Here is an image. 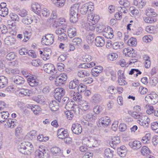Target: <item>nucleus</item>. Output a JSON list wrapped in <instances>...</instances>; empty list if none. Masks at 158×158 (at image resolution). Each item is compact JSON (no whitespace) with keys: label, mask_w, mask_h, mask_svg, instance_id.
Returning a JSON list of instances; mask_svg holds the SVG:
<instances>
[{"label":"nucleus","mask_w":158,"mask_h":158,"mask_svg":"<svg viewBox=\"0 0 158 158\" xmlns=\"http://www.w3.org/2000/svg\"><path fill=\"white\" fill-rule=\"evenodd\" d=\"M103 70L102 67L98 66H96L91 70V74L94 77L98 76Z\"/></svg>","instance_id":"obj_22"},{"label":"nucleus","mask_w":158,"mask_h":158,"mask_svg":"<svg viewBox=\"0 0 158 158\" xmlns=\"http://www.w3.org/2000/svg\"><path fill=\"white\" fill-rule=\"evenodd\" d=\"M132 51L131 49L128 48H125L123 51V52L126 56L129 57H133L134 56L133 49L132 48Z\"/></svg>","instance_id":"obj_42"},{"label":"nucleus","mask_w":158,"mask_h":158,"mask_svg":"<svg viewBox=\"0 0 158 158\" xmlns=\"http://www.w3.org/2000/svg\"><path fill=\"white\" fill-rule=\"evenodd\" d=\"M145 100L148 103L154 105L158 102V96L155 92H152L145 97Z\"/></svg>","instance_id":"obj_2"},{"label":"nucleus","mask_w":158,"mask_h":158,"mask_svg":"<svg viewBox=\"0 0 158 158\" xmlns=\"http://www.w3.org/2000/svg\"><path fill=\"white\" fill-rule=\"evenodd\" d=\"M129 10L131 14L134 16H136L139 13L138 10L134 6L131 7Z\"/></svg>","instance_id":"obj_54"},{"label":"nucleus","mask_w":158,"mask_h":158,"mask_svg":"<svg viewBox=\"0 0 158 158\" xmlns=\"http://www.w3.org/2000/svg\"><path fill=\"white\" fill-rule=\"evenodd\" d=\"M27 82L29 85L32 87L37 86L40 84L39 81L36 77L33 76H30L27 79Z\"/></svg>","instance_id":"obj_14"},{"label":"nucleus","mask_w":158,"mask_h":158,"mask_svg":"<svg viewBox=\"0 0 158 158\" xmlns=\"http://www.w3.org/2000/svg\"><path fill=\"white\" fill-rule=\"evenodd\" d=\"M103 35L107 39H112L114 36L112 29L110 26H106L103 29Z\"/></svg>","instance_id":"obj_6"},{"label":"nucleus","mask_w":158,"mask_h":158,"mask_svg":"<svg viewBox=\"0 0 158 158\" xmlns=\"http://www.w3.org/2000/svg\"><path fill=\"white\" fill-rule=\"evenodd\" d=\"M145 14L148 16L156 17L157 14L154 11L153 9L150 8H148L145 10Z\"/></svg>","instance_id":"obj_37"},{"label":"nucleus","mask_w":158,"mask_h":158,"mask_svg":"<svg viewBox=\"0 0 158 158\" xmlns=\"http://www.w3.org/2000/svg\"><path fill=\"white\" fill-rule=\"evenodd\" d=\"M94 8V3L92 2L85 4L81 6L80 12L82 14H86L88 11L91 12Z\"/></svg>","instance_id":"obj_4"},{"label":"nucleus","mask_w":158,"mask_h":158,"mask_svg":"<svg viewBox=\"0 0 158 158\" xmlns=\"http://www.w3.org/2000/svg\"><path fill=\"white\" fill-rule=\"evenodd\" d=\"M65 108L67 109L70 110V111H73L74 112H76L78 111L79 107L77 105L74 103L73 101H69L67 102L65 106Z\"/></svg>","instance_id":"obj_11"},{"label":"nucleus","mask_w":158,"mask_h":158,"mask_svg":"<svg viewBox=\"0 0 158 158\" xmlns=\"http://www.w3.org/2000/svg\"><path fill=\"white\" fill-rule=\"evenodd\" d=\"M49 107L51 111H56L59 109V104L56 101H53L50 102Z\"/></svg>","instance_id":"obj_28"},{"label":"nucleus","mask_w":158,"mask_h":158,"mask_svg":"<svg viewBox=\"0 0 158 158\" xmlns=\"http://www.w3.org/2000/svg\"><path fill=\"white\" fill-rule=\"evenodd\" d=\"M86 22L85 21L82 22L81 24V27L85 29L87 31H93L94 30L95 28V26L94 23H92L91 22Z\"/></svg>","instance_id":"obj_12"},{"label":"nucleus","mask_w":158,"mask_h":158,"mask_svg":"<svg viewBox=\"0 0 158 158\" xmlns=\"http://www.w3.org/2000/svg\"><path fill=\"white\" fill-rule=\"evenodd\" d=\"M98 123L100 126L105 127L110 123V120L108 117H104L99 119Z\"/></svg>","instance_id":"obj_10"},{"label":"nucleus","mask_w":158,"mask_h":158,"mask_svg":"<svg viewBox=\"0 0 158 158\" xmlns=\"http://www.w3.org/2000/svg\"><path fill=\"white\" fill-rule=\"evenodd\" d=\"M54 40V36L52 34H49L43 36L42 39V44L47 45H50L52 44Z\"/></svg>","instance_id":"obj_3"},{"label":"nucleus","mask_w":158,"mask_h":158,"mask_svg":"<svg viewBox=\"0 0 158 158\" xmlns=\"http://www.w3.org/2000/svg\"><path fill=\"white\" fill-rule=\"evenodd\" d=\"M9 114L7 111L2 112L0 113V123H2L8 117Z\"/></svg>","instance_id":"obj_34"},{"label":"nucleus","mask_w":158,"mask_h":158,"mask_svg":"<svg viewBox=\"0 0 158 158\" xmlns=\"http://www.w3.org/2000/svg\"><path fill=\"white\" fill-rule=\"evenodd\" d=\"M88 20L89 22H91L92 23H94L96 26V23L99 21L100 17L98 15L96 14H90L88 17Z\"/></svg>","instance_id":"obj_16"},{"label":"nucleus","mask_w":158,"mask_h":158,"mask_svg":"<svg viewBox=\"0 0 158 158\" xmlns=\"http://www.w3.org/2000/svg\"><path fill=\"white\" fill-rule=\"evenodd\" d=\"M123 43L122 42H115L112 44V48L114 50L121 49L123 48Z\"/></svg>","instance_id":"obj_38"},{"label":"nucleus","mask_w":158,"mask_h":158,"mask_svg":"<svg viewBox=\"0 0 158 158\" xmlns=\"http://www.w3.org/2000/svg\"><path fill=\"white\" fill-rule=\"evenodd\" d=\"M65 23V19L64 18H60L57 20L55 21L54 25L56 24L55 27H57L61 26Z\"/></svg>","instance_id":"obj_48"},{"label":"nucleus","mask_w":158,"mask_h":158,"mask_svg":"<svg viewBox=\"0 0 158 158\" xmlns=\"http://www.w3.org/2000/svg\"><path fill=\"white\" fill-rule=\"evenodd\" d=\"M103 109V107L102 106L100 105H96L94 106L93 110L94 112L97 114H98Z\"/></svg>","instance_id":"obj_51"},{"label":"nucleus","mask_w":158,"mask_h":158,"mask_svg":"<svg viewBox=\"0 0 158 158\" xmlns=\"http://www.w3.org/2000/svg\"><path fill=\"white\" fill-rule=\"evenodd\" d=\"M27 145V142H23L18 146V149L19 152L24 154V152L26 149V146Z\"/></svg>","instance_id":"obj_39"},{"label":"nucleus","mask_w":158,"mask_h":158,"mask_svg":"<svg viewBox=\"0 0 158 158\" xmlns=\"http://www.w3.org/2000/svg\"><path fill=\"white\" fill-rule=\"evenodd\" d=\"M120 143V138L118 136L113 137L111 140L110 142L111 146L114 147V145H116Z\"/></svg>","instance_id":"obj_35"},{"label":"nucleus","mask_w":158,"mask_h":158,"mask_svg":"<svg viewBox=\"0 0 158 158\" xmlns=\"http://www.w3.org/2000/svg\"><path fill=\"white\" fill-rule=\"evenodd\" d=\"M83 60L84 62H88L91 61L92 59V57L90 55L85 54L82 56Z\"/></svg>","instance_id":"obj_62"},{"label":"nucleus","mask_w":158,"mask_h":158,"mask_svg":"<svg viewBox=\"0 0 158 158\" xmlns=\"http://www.w3.org/2000/svg\"><path fill=\"white\" fill-rule=\"evenodd\" d=\"M77 81H72L69 83V88L70 89H74L77 87L78 85Z\"/></svg>","instance_id":"obj_60"},{"label":"nucleus","mask_w":158,"mask_h":158,"mask_svg":"<svg viewBox=\"0 0 158 158\" xmlns=\"http://www.w3.org/2000/svg\"><path fill=\"white\" fill-rule=\"evenodd\" d=\"M141 152L143 156H148L150 151L149 148L146 146H143L141 149Z\"/></svg>","instance_id":"obj_49"},{"label":"nucleus","mask_w":158,"mask_h":158,"mask_svg":"<svg viewBox=\"0 0 158 158\" xmlns=\"http://www.w3.org/2000/svg\"><path fill=\"white\" fill-rule=\"evenodd\" d=\"M27 107L28 108L31 109L32 111L35 114H37L38 113L41 111L40 108L38 105L31 104L28 105Z\"/></svg>","instance_id":"obj_30"},{"label":"nucleus","mask_w":158,"mask_h":158,"mask_svg":"<svg viewBox=\"0 0 158 158\" xmlns=\"http://www.w3.org/2000/svg\"><path fill=\"white\" fill-rule=\"evenodd\" d=\"M55 5L58 7H62L64 4L65 0H52Z\"/></svg>","instance_id":"obj_44"},{"label":"nucleus","mask_w":158,"mask_h":158,"mask_svg":"<svg viewBox=\"0 0 158 158\" xmlns=\"http://www.w3.org/2000/svg\"><path fill=\"white\" fill-rule=\"evenodd\" d=\"M64 29H57L56 31V34L58 35V39L61 41L64 40L66 39L67 36L64 33Z\"/></svg>","instance_id":"obj_19"},{"label":"nucleus","mask_w":158,"mask_h":158,"mask_svg":"<svg viewBox=\"0 0 158 158\" xmlns=\"http://www.w3.org/2000/svg\"><path fill=\"white\" fill-rule=\"evenodd\" d=\"M93 140V137L89 135H85L82 139V143L87 146L91 147Z\"/></svg>","instance_id":"obj_15"},{"label":"nucleus","mask_w":158,"mask_h":158,"mask_svg":"<svg viewBox=\"0 0 158 158\" xmlns=\"http://www.w3.org/2000/svg\"><path fill=\"white\" fill-rule=\"evenodd\" d=\"M31 91L27 89H19L17 90V94L19 96L23 95L25 96H29Z\"/></svg>","instance_id":"obj_25"},{"label":"nucleus","mask_w":158,"mask_h":158,"mask_svg":"<svg viewBox=\"0 0 158 158\" xmlns=\"http://www.w3.org/2000/svg\"><path fill=\"white\" fill-rule=\"evenodd\" d=\"M22 22L25 24L28 25L32 23L33 19L31 16H27L26 17L23 19Z\"/></svg>","instance_id":"obj_47"},{"label":"nucleus","mask_w":158,"mask_h":158,"mask_svg":"<svg viewBox=\"0 0 158 158\" xmlns=\"http://www.w3.org/2000/svg\"><path fill=\"white\" fill-rule=\"evenodd\" d=\"M142 31V28L141 27H139L137 29L135 28H132L131 32L134 35H140Z\"/></svg>","instance_id":"obj_50"},{"label":"nucleus","mask_w":158,"mask_h":158,"mask_svg":"<svg viewBox=\"0 0 158 158\" xmlns=\"http://www.w3.org/2000/svg\"><path fill=\"white\" fill-rule=\"evenodd\" d=\"M151 134L149 133L146 134L145 136H143L142 139V141L143 143H146L149 142L151 139Z\"/></svg>","instance_id":"obj_52"},{"label":"nucleus","mask_w":158,"mask_h":158,"mask_svg":"<svg viewBox=\"0 0 158 158\" xmlns=\"http://www.w3.org/2000/svg\"><path fill=\"white\" fill-rule=\"evenodd\" d=\"M16 57L14 53L13 52H10L8 53L6 56V58L7 60H11L14 59Z\"/></svg>","instance_id":"obj_61"},{"label":"nucleus","mask_w":158,"mask_h":158,"mask_svg":"<svg viewBox=\"0 0 158 158\" xmlns=\"http://www.w3.org/2000/svg\"><path fill=\"white\" fill-rule=\"evenodd\" d=\"M7 83V79L4 76L0 77V88H2Z\"/></svg>","instance_id":"obj_40"},{"label":"nucleus","mask_w":158,"mask_h":158,"mask_svg":"<svg viewBox=\"0 0 158 158\" xmlns=\"http://www.w3.org/2000/svg\"><path fill=\"white\" fill-rule=\"evenodd\" d=\"M17 122L15 119L11 118H9L5 124V125L7 127L13 128L16 127L17 125Z\"/></svg>","instance_id":"obj_31"},{"label":"nucleus","mask_w":158,"mask_h":158,"mask_svg":"<svg viewBox=\"0 0 158 158\" xmlns=\"http://www.w3.org/2000/svg\"><path fill=\"white\" fill-rule=\"evenodd\" d=\"M5 44L8 46L14 45L16 43V40L15 38L11 36H8L6 37L4 40Z\"/></svg>","instance_id":"obj_21"},{"label":"nucleus","mask_w":158,"mask_h":158,"mask_svg":"<svg viewBox=\"0 0 158 158\" xmlns=\"http://www.w3.org/2000/svg\"><path fill=\"white\" fill-rule=\"evenodd\" d=\"M32 10L38 15L41 13V6L38 3H35L32 6Z\"/></svg>","instance_id":"obj_32"},{"label":"nucleus","mask_w":158,"mask_h":158,"mask_svg":"<svg viewBox=\"0 0 158 158\" xmlns=\"http://www.w3.org/2000/svg\"><path fill=\"white\" fill-rule=\"evenodd\" d=\"M94 35L90 33L87 36V41L89 44H92L94 41Z\"/></svg>","instance_id":"obj_57"},{"label":"nucleus","mask_w":158,"mask_h":158,"mask_svg":"<svg viewBox=\"0 0 158 158\" xmlns=\"http://www.w3.org/2000/svg\"><path fill=\"white\" fill-rule=\"evenodd\" d=\"M151 127L152 130L158 133V121L152 123H151Z\"/></svg>","instance_id":"obj_58"},{"label":"nucleus","mask_w":158,"mask_h":158,"mask_svg":"<svg viewBox=\"0 0 158 158\" xmlns=\"http://www.w3.org/2000/svg\"><path fill=\"white\" fill-rule=\"evenodd\" d=\"M33 100L35 101L40 104H42L45 102V99L44 97L41 95H39L33 98Z\"/></svg>","instance_id":"obj_41"},{"label":"nucleus","mask_w":158,"mask_h":158,"mask_svg":"<svg viewBox=\"0 0 158 158\" xmlns=\"http://www.w3.org/2000/svg\"><path fill=\"white\" fill-rule=\"evenodd\" d=\"M113 153L114 151L109 148L106 149L104 151L105 155L107 158H112Z\"/></svg>","instance_id":"obj_43"},{"label":"nucleus","mask_w":158,"mask_h":158,"mask_svg":"<svg viewBox=\"0 0 158 158\" xmlns=\"http://www.w3.org/2000/svg\"><path fill=\"white\" fill-rule=\"evenodd\" d=\"M51 55V50L50 48H46L44 49L43 54L41 56V58L44 60L49 59Z\"/></svg>","instance_id":"obj_23"},{"label":"nucleus","mask_w":158,"mask_h":158,"mask_svg":"<svg viewBox=\"0 0 158 158\" xmlns=\"http://www.w3.org/2000/svg\"><path fill=\"white\" fill-rule=\"evenodd\" d=\"M129 145L130 147L134 149H138L141 146V143L139 141L137 140L130 142Z\"/></svg>","instance_id":"obj_29"},{"label":"nucleus","mask_w":158,"mask_h":158,"mask_svg":"<svg viewBox=\"0 0 158 158\" xmlns=\"http://www.w3.org/2000/svg\"><path fill=\"white\" fill-rule=\"evenodd\" d=\"M95 44L97 47H102L105 44L104 39L102 36H97L95 40Z\"/></svg>","instance_id":"obj_24"},{"label":"nucleus","mask_w":158,"mask_h":158,"mask_svg":"<svg viewBox=\"0 0 158 158\" xmlns=\"http://www.w3.org/2000/svg\"><path fill=\"white\" fill-rule=\"evenodd\" d=\"M7 8H0V15L2 17L6 16L8 14Z\"/></svg>","instance_id":"obj_55"},{"label":"nucleus","mask_w":158,"mask_h":158,"mask_svg":"<svg viewBox=\"0 0 158 158\" xmlns=\"http://www.w3.org/2000/svg\"><path fill=\"white\" fill-rule=\"evenodd\" d=\"M72 42L74 45L79 46L81 44L82 40L79 37H76L73 39Z\"/></svg>","instance_id":"obj_59"},{"label":"nucleus","mask_w":158,"mask_h":158,"mask_svg":"<svg viewBox=\"0 0 158 158\" xmlns=\"http://www.w3.org/2000/svg\"><path fill=\"white\" fill-rule=\"evenodd\" d=\"M127 44L131 46H135L137 44L136 39L133 37L130 38L128 41Z\"/></svg>","instance_id":"obj_46"},{"label":"nucleus","mask_w":158,"mask_h":158,"mask_svg":"<svg viewBox=\"0 0 158 158\" xmlns=\"http://www.w3.org/2000/svg\"><path fill=\"white\" fill-rule=\"evenodd\" d=\"M150 119L145 115L141 116L139 118L137 121V123L140 125L148 127L150 123Z\"/></svg>","instance_id":"obj_9"},{"label":"nucleus","mask_w":158,"mask_h":158,"mask_svg":"<svg viewBox=\"0 0 158 158\" xmlns=\"http://www.w3.org/2000/svg\"><path fill=\"white\" fill-rule=\"evenodd\" d=\"M117 54L115 53H111L109 54L108 56V59L111 61L116 60L118 57Z\"/></svg>","instance_id":"obj_53"},{"label":"nucleus","mask_w":158,"mask_h":158,"mask_svg":"<svg viewBox=\"0 0 158 158\" xmlns=\"http://www.w3.org/2000/svg\"><path fill=\"white\" fill-rule=\"evenodd\" d=\"M71 129L73 132L78 135L82 131V128L81 125L78 123H74L72 125Z\"/></svg>","instance_id":"obj_13"},{"label":"nucleus","mask_w":158,"mask_h":158,"mask_svg":"<svg viewBox=\"0 0 158 158\" xmlns=\"http://www.w3.org/2000/svg\"><path fill=\"white\" fill-rule=\"evenodd\" d=\"M77 33L76 29L75 27H71L68 30V35L70 38H72L75 36Z\"/></svg>","instance_id":"obj_33"},{"label":"nucleus","mask_w":158,"mask_h":158,"mask_svg":"<svg viewBox=\"0 0 158 158\" xmlns=\"http://www.w3.org/2000/svg\"><path fill=\"white\" fill-rule=\"evenodd\" d=\"M73 111L68 110V111L65 112V114L66 115L67 118L69 120H72L74 114Z\"/></svg>","instance_id":"obj_56"},{"label":"nucleus","mask_w":158,"mask_h":158,"mask_svg":"<svg viewBox=\"0 0 158 158\" xmlns=\"http://www.w3.org/2000/svg\"><path fill=\"white\" fill-rule=\"evenodd\" d=\"M102 100V96L100 94H96L91 98L90 102L94 104H97L101 102Z\"/></svg>","instance_id":"obj_17"},{"label":"nucleus","mask_w":158,"mask_h":158,"mask_svg":"<svg viewBox=\"0 0 158 158\" xmlns=\"http://www.w3.org/2000/svg\"><path fill=\"white\" fill-rule=\"evenodd\" d=\"M65 94V90L62 88H56L54 91V97L59 102H60L61 97Z\"/></svg>","instance_id":"obj_5"},{"label":"nucleus","mask_w":158,"mask_h":158,"mask_svg":"<svg viewBox=\"0 0 158 158\" xmlns=\"http://www.w3.org/2000/svg\"><path fill=\"white\" fill-rule=\"evenodd\" d=\"M144 21L148 23H152L156 21L155 19L148 17H145L143 18Z\"/></svg>","instance_id":"obj_63"},{"label":"nucleus","mask_w":158,"mask_h":158,"mask_svg":"<svg viewBox=\"0 0 158 158\" xmlns=\"http://www.w3.org/2000/svg\"><path fill=\"white\" fill-rule=\"evenodd\" d=\"M35 158H49L48 154H45L40 151L36 150L35 152Z\"/></svg>","instance_id":"obj_36"},{"label":"nucleus","mask_w":158,"mask_h":158,"mask_svg":"<svg viewBox=\"0 0 158 158\" xmlns=\"http://www.w3.org/2000/svg\"><path fill=\"white\" fill-rule=\"evenodd\" d=\"M43 68L45 72L49 74H53L56 73L54 66L52 64H45Z\"/></svg>","instance_id":"obj_8"},{"label":"nucleus","mask_w":158,"mask_h":158,"mask_svg":"<svg viewBox=\"0 0 158 158\" xmlns=\"http://www.w3.org/2000/svg\"><path fill=\"white\" fill-rule=\"evenodd\" d=\"M68 132L64 128H62L59 129L57 132V135L59 139H63L67 136H68Z\"/></svg>","instance_id":"obj_20"},{"label":"nucleus","mask_w":158,"mask_h":158,"mask_svg":"<svg viewBox=\"0 0 158 158\" xmlns=\"http://www.w3.org/2000/svg\"><path fill=\"white\" fill-rule=\"evenodd\" d=\"M89 103L86 101L83 100L80 101L79 107L82 110L86 111L89 108Z\"/></svg>","instance_id":"obj_26"},{"label":"nucleus","mask_w":158,"mask_h":158,"mask_svg":"<svg viewBox=\"0 0 158 158\" xmlns=\"http://www.w3.org/2000/svg\"><path fill=\"white\" fill-rule=\"evenodd\" d=\"M12 80L16 85H21L24 84L25 80L23 77L19 76H16L12 78Z\"/></svg>","instance_id":"obj_18"},{"label":"nucleus","mask_w":158,"mask_h":158,"mask_svg":"<svg viewBox=\"0 0 158 158\" xmlns=\"http://www.w3.org/2000/svg\"><path fill=\"white\" fill-rule=\"evenodd\" d=\"M41 12L43 16L47 17L48 16L50 13V11L46 8L42 10L41 11Z\"/></svg>","instance_id":"obj_64"},{"label":"nucleus","mask_w":158,"mask_h":158,"mask_svg":"<svg viewBox=\"0 0 158 158\" xmlns=\"http://www.w3.org/2000/svg\"><path fill=\"white\" fill-rule=\"evenodd\" d=\"M68 78L67 75L64 73H61L56 77L55 80V85L59 86L63 84Z\"/></svg>","instance_id":"obj_7"},{"label":"nucleus","mask_w":158,"mask_h":158,"mask_svg":"<svg viewBox=\"0 0 158 158\" xmlns=\"http://www.w3.org/2000/svg\"><path fill=\"white\" fill-rule=\"evenodd\" d=\"M79 5L78 4H73L69 10L70 20L71 22L76 23L78 20L77 17Z\"/></svg>","instance_id":"obj_1"},{"label":"nucleus","mask_w":158,"mask_h":158,"mask_svg":"<svg viewBox=\"0 0 158 158\" xmlns=\"http://www.w3.org/2000/svg\"><path fill=\"white\" fill-rule=\"evenodd\" d=\"M77 75L80 77H84L85 76L88 77L89 76L90 73L88 71H86L81 70L78 72Z\"/></svg>","instance_id":"obj_45"},{"label":"nucleus","mask_w":158,"mask_h":158,"mask_svg":"<svg viewBox=\"0 0 158 158\" xmlns=\"http://www.w3.org/2000/svg\"><path fill=\"white\" fill-rule=\"evenodd\" d=\"M27 145L26 148V149L24 152V154L25 155H30L33 151V146L32 144L29 142H27Z\"/></svg>","instance_id":"obj_27"}]
</instances>
